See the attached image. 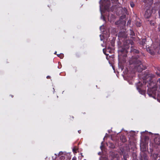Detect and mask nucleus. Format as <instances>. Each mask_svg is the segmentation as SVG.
<instances>
[{
    "label": "nucleus",
    "instance_id": "nucleus-1",
    "mask_svg": "<svg viewBox=\"0 0 160 160\" xmlns=\"http://www.w3.org/2000/svg\"><path fill=\"white\" fill-rule=\"evenodd\" d=\"M128 34H127L126 30L124 28H122L120 30L118 36L121 39L123 38L122 40L123 42V45L122 47L119 48V53H121V54H124L123 56L126 57L127 56V53L128 52V49L131 47L130 53H133V54L135 52L137 53L139 52V51L134 47H132V45L133 44V42L132 40L128 39L127 38Z\"/></svg>",
    "mask_w": 160,
    "mask_h": 160
},
{
    "label": "nucleus",
    "instance_id": "nucleus-2",
    "mask_svg": "<svg viewBox=\"0 0 160 160\" xmlns=\"http://www.w3.org/2000/svg\"><path fill=\"white\" fill-rule=\"evenodd\" d=\"M154 76V75L151 73L145 72L142 78L143 84H147L148 88L147 93L150 96L155 95L157 90V84L152 80Z\"/></svg>",
    "mask_w": 160,
    "mask_h": 160
},
{
    "label": "nucleus",
    "instance_id": "nucleus-3",
    "mask_svg": "<svg viewBox=\"0 0 160 160\" xmlns=\"http://www.w3.org/2000/svg\"><path fill=\"white\" fill-rule=\"evenodd\" d=\"M137 53H130L132 57L130 58L129 60V63L130 65H133L134 70H137L139 72H141L143 70L146 69V67L143 64L141 61L138 58L139 56L137 54Z\"/></svg>",
    "mask_w": 160,
    "mask_h": 160
},
{
    "label": "nucleus",
    "instance_id": "nucleus-4",
    "mask_svg": "<svg viewBox=\"0 0 160 160\" xmlns=\"http://www.w3.org/2000/svg\"><path fill=\"white\" fill-rule=\"evenodd\" d=\"M143 85L140 81L136 84V87L137 90L139 93L142 94H144L145 93L146 91L143 88Z\"/></svg>",
    "mask_w": 160,
    "mask_h": 160
},
{
    "label": "nucleus",
    "instance_id": "nucleus-5",
    "mask_svg": "<svg viewBox=\"0 0 160 160\" xmlns=\"http://www.w3.org/2000/svg\"><path fill=\"white\" fill-rule=\"evenodd\" d=\"M152 13V11L150 9H147L145 11L144 14V17L146 18H148L150 17Z\"/></svg>",
    "mask_w": 160,
    "mask_h": 160
},
{
    "label": "nucleus",
    "instance_id": "nucleus-6",
    "mask_svg": "<svg viewBox=\"0 0 160 160\" xmlns=\"http://www.w3.org/2000/svg\"><path fill=\"white\" fill-rule=\"evenodd\" d=\"M107 49L106 50L104 48L103 49V51L104 53L107 55V54L106 53V51H107L108 52H109L110 53H112L113 51L112 48H111L110 47H108L106 46Z\"/></svg>",
    "mask_w": 160,
    "mask_h": 160
},
{
    "label": "nucleus",
    "instance_id": "nucleus-7",
    "mask_svg": "<svg viewBox=\"0 0 160 160\" xmlns=\"http://www.w3.org/2000/svg\"><path fill=\"white\" fill-rule=\"evenodd\" d=\"M154 142L155 145H160V137H156L154 139Z\"/></svg>",
    "mask_w": 160,
    "mask_h": 160
},
{
    "label": "nucleus",
    "instance_id": "nucleus-8",
    "mask_svg": "<svg viewBox=\"0 0 160 160\" xmlns=\"http://www.w3.org/2000/svg\"><path fill=\"white\" fill-rule=\"evenodd\" d=\"M148 158L147 155L144 152L143 153L141 156V160H148Z\"/></svg>",
    "mask_w": 160,
    "mask_h": 160
},
{
    "label": "nucleus",
    "instance_id": "nucleus-9",
    "mask_svg": "<svg viewBox=\"0 0 160 160\" xmlns=\"http://www.w3.org/2000/svg\"><path fill=\"white\" fill-rule=\"evenodd\" d=\"M122 14H127L128 10L126 8H122L121 9Z\"/></svg>",
    "mask_w": 160,
    "mask_h": 160
},
{
    "label": "nucleus",
    "instance_id": "nucleus-10",
    "mask_svg": "<svg viewBox=\"0 0 160 160\" xmlns=\"http://www.w3.org/2000/svg\"><path fill=\"white\" fill-rule=\"evenodd\" d=\"M158 154L156 153H154L152 155V160H157Z\"/></svg>",
    "mask_w": 160,
    "mask_h": 160
},
{
    "label": "nucleus",
    "instance_id": "nucleus-11",
    "mask_svg": "<svg viewBox=\"0 0 160 160\" xmlns=\"http://www.w3.org/2000/svg\"><path fill=\"white\" fill-rule=\"evenodd\" d=\"M146 38H143L142 39V44L143 46L146 47Z\"/></svg>",
    "mask_w": 160,
    "mask_h": 160
},
{
    "label": "nucleus",
    "instance_id": "nucleus-12",
    "mask_svg": "<svg viewBox=\"0 0 160 160\" xmlns=\"http://www.w3.org/2000/svg\"><path fill=\"white\" fill-rule=\"evenodd\" d=\"M141 150L142 152H144L146 150L145 146L144 145H142L140 146Z\"/></svg>",
    "mask_w": 160,
    "mask_h": 160
},
{
    "label": "nucleus",
    "instance_id": "nucleus-13",
    "mask_svg": "<svg viewBox=\"0 0 160 160\" xmlns=\"http://www.w3.org/2000/svg\"><path fill=\"white\" fill-rule=\"evenodd\" d=\"M129 33V34L131 36H135V34L133 32V31L131 29H130L129 30V31L128 32Z\"/></svg>",
    "mask_w": 160,
    "mask_h": 160
},
{
    "label": "nucleus",
    "instance_id": "nucleus-14",
    "mask_svg": "<svg viewBox=\"0 0 160 160\" xmlns=\"http://www.w3.org/2000/svg\"><path fill=\"white\" fill-rule=\"evenodd\" d=\"M112 160H118V158H113ZM122 160H127V156L124 155L123 156V158Z\"/></svg>",
    "mask_w": 160,
    "mask_h": 160
},
{
    "label": "nucleus",
    "instance_id": "nucleus-15",
    "mask_svg": "<svg viewBox=\"0 0 160 160\" xmlns=\"http://www.w3.org/2000/svg\"><path fill=\"white\" fill-rule=\"evenodd\" d=\"M58 56L61 59L63 58L64 57V55L62 53H61L59 54L58 55Z\"/></svg>",
    "mask_w": 160,
    "mask_h": 160
},
{
    "label": "nucleus",
    "instance_id": "nucleus-16",
    "mask_svg": "<svg viewBox=\"0 0 160 160\" xmlns=\"http://www.w3.org/2000/svg\"><path fill=\"white\" fill-rule=\"evenodd\" d=\"M130 4L131 7L132 8H133L135 6L134 3L133 2H130Z\"/></svg>",
    "mask_w": 160,
    "mask_h": 160
},
{
    "label": "nucleus",
    "instance_id": "nucleus-17",
    "mask_svg": "<svg viewBox=\"0 0 160 160\" xmlns=\"http://www.w3.org/2000/svg\"><path fill=\"white\" fill-rule=\"evenodd\" d=\"M126 14H122V15L120 17L121 19H123L125 18L126 17Z\"/></svg>",
    "mask_w": 160,
    "mask_h": 160
},
{
    "label": "nucleus",
    "instance_id": "nucleus-18",
    "mask_svg": "<svg viewBox=\"0 0 160 160\" xmlns=\"http://www.w3.org/2000/svg\"><path fill=\"white\" fill-rule=\"evenodd\" d=\"M118 0H111V1L113 3H117L119 2Z\"/></svg>",
    "mask_w": 160,
    "mask_h": 160
},
{
    "label": "nucleus",
    "instance_id": "nucleus-19",
    "mask_svg": "<svg viewBox=\"0 0 160 160\" xmlns=\"http://www.w3.org/2000/svg\"><path fill=\"white\" fill-rule=\"evenodd\" d=\"M122 142H125L126 141V138H125L124 136H122Z\"/></svg>",
    "mask_w": 160,
    "mask_h": 160
},
{
    "label": "nucleus",
    "instance_id": "nucleus-20",
    "mask_svg": "<svg viewBox=\"0 0 160 160\" xmlns=\"http://www.w3.org/2000/svg\"><path fill=\"white\" fill-rule=\"evenodd\" d=\"M136 25L138 27H140L141 25V24L140 22H136Z\"/></svg>",
    "mask_w": 160,
    "mask_h": 160
},
{
    "label": "nucleus",
    "instance_id": "nucleus-21",
    "mask_svg": "<svg viewBox=\"0 0 160 160\" xmlns=\"http://www.w3.org/2000/svg\"><path fill=\"white\" fill-rule=\"evenodd\" d=\"M156 74L158 76H160V71H157L156 72Z\"/></svg>",
    "mask_w": 160,
    "mask_h": 160
},
{
    "label": "nucleus",
    "instance_id": "nucleus-22",
    "mask_svg": "<svg viewBox=\"0 0 160 160\" xmlns=\"http://www.w3.org/2000/svg\"><path fill=\"white\" fill-rule=\"evenodd\" d=\"M120 23V21H117V22H115V24L116 25H118Z\"/></svg>",
    "mask_w": 160,
    "mask_h": 160
},
{
    "label": "nucleus",
    "instance_id": "nucleus-23",
    "mask_svg": "<svg viewBox=\"0 0 160 160\" xmlns=\"http://www.w3.org/2000/svg\"><path fill=\"white\" fill-rule=\"evenodd\" d=\"M158 71H160V66L158 67L157 68Z\"/></svg>",
    "mask_w": 160,
    "mask_h": 160
},
{
    "label": "nucleus",
    "instance_id": "nucleus-24",
    "mask_svg": "<svg viewBox=\"0 0 160 160\" xmlns=\"http://www.w3.org/2000/svg\"><path fill=\"white\" fill-rule=\"evenodd\" d=\"M60 158L61 159H64V157H63V156H61L60 157Z\"/></svg>",
    "mask_w": 160,
    "mask_h": 160
},
{
    "label": "nucleus",
    "instance_id": "nucleus-25",
    "mask_svg": "<svg viewBox=\"0 0 160 160\" xmlns=\"http://www.w3.org/2000/svg\"><path fill=\"white\" fill-rule=\"evenodd\" d=\"M51 78V77L50 76H48L47 77V79H50V78Z\"/></svg>",
    "mask_w": 160,
    "mask_h": 160
},
{
    "label": "nucleus",
    "instance_id": "nucleus-26",
    "mask_svg": "<svg viewBox=\"0 0 160 160\" xmlns=\"http://www.w3.org/2000/svg\"><path fill=\"white\" fill-rule=\"evenodd\" d=\"M157 82L160 83V78L158 79V80L157 81Z\"/></svg>",
    "mask_w": 160,
    "mask_h": 160
},
{
    "label": "nucleus",
    "instance_id": "nucleus-27",
    "mask_svg": "<svg viewBox=\"0 0 160 160\" xmlns=\"http://www.w3.org/2000/svg\"><path fill=\"white\" fill-rule=\"evenodd\" d=\"M63 153V152H60L59 153V155H61V154H62Z\"/></svg>",
    "mask_w": 160,
    "mask_h": 160
},
{
    "label": "nucleus",
    "instance_id": "nucleus-28",
    "mask_svg": "<svg viewBox=\"0 0 160 160\" xmlns=\"http://www.w3.org/2000/svg\"><path fill=\"white\" fill-rule=\"evenodd\" d=\"M72 160H76V158H72Z\"/></svg>",
    "mask_w": 160,
    "mask_h": 160
},
{
    "label": "nucleus",
    "instance_id": "nucleus-29",
    "mask_svg": "<svg viewBox=\"0 0 160 160\" xmlns=\"http://www.w3.org/2000/svg\"><path fill=\"white\" fill-rule=\"evenodd\" d=\"M78 132L79 133H81V131L80 130L78 131Z\"/></svg>",
    "mask_w": 160,
    "mask_h": 160
},
{
    "label": "nucleus",
    "instance_id": "nucleus-30",
    "mask_svg": "<svg viewBox=\"0 0 160 160\" xmlns=\"http://www.w3.org/2000/svg\"><path fill=\"white\" fill-rule=\"evenodd\" d=\"M103 19L104 20H105V18L104 16L103 17Z\"/></svg>",
    "mask_w": 160,
    "mask_h": 160
},
{
    "label": "nucleus",
    "instance_id": "nucleus-31",
    "mask_svg": "<svg viewBox=\"0 0 160 160\" xmlns=\"http://www.w3.org/2000/svg\"><path fill=\"white\" fill-rule=\"evenodd\" d=\"M111 44H112V47H113V44H112V43H111Z\"/></svg>",
    "mask_w": 160,
    "mask_h": 160
},
{
    "label": "nucleus",
    "instance_id": "nucleus-32",
    "mask_svg": "<svg viewBox=\"0 0 160 160\" xmlns=\"http://www.w3.org/2000/svg\"><path fill=\"white\" fill-rule=\"evenodd\" d=\"M159 51H160V44L159 45Z\"/></svg>",
    "mask_w": 160,
    "mask_h": 160
},
{
    "label": "nucleus",
    "instance_id": "nucleus-33",
    "mask_svg": "<svg viewBox=\"0 0 160 160\" xmlns=\"http://www.w3.org/2000/svg\"><path fill=\"white\" fill-rule=\"evenodd\" d=\"M11 96L12 98L13 97V96L12 95H11Z\"/></svg>",
    "mask_w": 160,
    "mask_h": 160
},
{
    "label": "nucleus",
    "instance_id": "nucleus-34",
    "mask_svg": "<svg viewBox=\"0 0 160 160\" xmlns=\"http://www.w3.org/2000/svg\"><path fill=\"white\" fill-rule=\"evenodd\" d=\"M109 15L108 16V20H109Z\"/></svg>",
    "mask_w": 160,
    "mask_h": 160
},
{
    "label": "nucleus",
    "instance_id": "nucleus-35",
    "mask_svg": "<svg viewBox=\"0 0 160 160\" xmlns=\"http://www.w3.org/2000/svg\"><path fill=\"white\" fill-rule=\"evenodd\" d=\"M152 25L154 26V23H152Z\"/></svg>",
    "mask_w": 160,
    "mask_h": 160
},
{
    "label": "nucleus",
    "instance_id": "nucleus-36",
    "mask_svg": "<svg viewBox=\"0 0 160 160\" xmlns=\"http://www.w3.org/2000/svg\"><path fill=\"white\" fill-rule=\"evenodd\" d=\"M158 160H160V157H159V158L158 159Z\"/></svg>",
    "mask_w": 160,
    "mask_h": 160
},
{
    "label": "nucleus",
    "instance_id": "nucleus-37",
    "mask_svg": "<svg viewBox=\"0 0 160 160\" xmlns=\"http://www.w3.org/2000/svg\"><path fill=\"white\" fill-rule=\"evenodd\" d=\"M56 52H55V53H55V54H56Z\"/></svg>",
    "mask_w": 160,
    "mask_h": 160
},
{
    "label": "nucleus",
    "instance_id": "nucleus-38",
    "mask_svg": "<svg viewBox=\"0 0 160 160\" xmlns=\"http://www.w3.org/2000/svg\"><path fill=\"white\" fill-rule=\"evenodd\" d=\"M114 9H113V10H112V11H114Z\"/></svg>",
    "mask_w": 160,
    "mask_h": 160
},
{
    "label": "nucleus",
    "instance_id": "nucleus-39",
    "mask_svg": "<svg viewBox=\"0 0 160 160\" xmlns=\"http://www.w3.org/2000/svg\"><path fill=\"white\" fill-rule=\"evenodd\" d=\"M84 160H86V159H84Z\"/></svg>",
    "mask_w": 160,
    "mask_h": 160
}]
</instances>
